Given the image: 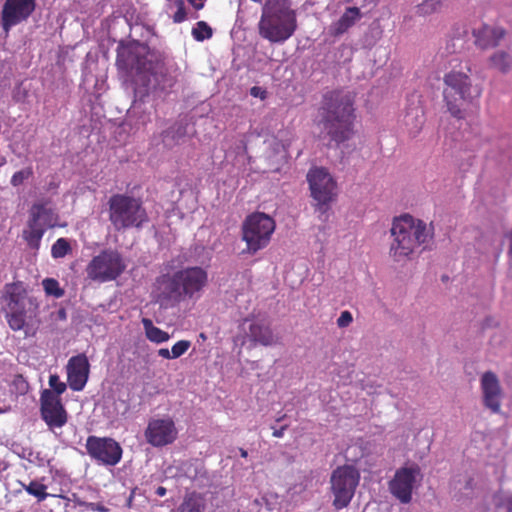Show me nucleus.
Returning a JSON list of instances; mask_svg holds the SVG:
<instances>
[{"label":"nucleus","mask_w":512,"mask_h":512,"mask_svg":"<svg viewBox=\"0 0 512 512\" xmlns=\"http://www.w3.org/2000/svg\"><path fill=\"white\" fill-rule=\"evenodd\" d=\"M208 274L201 267H187L156 279V301L164 307H174L186 298H194L207 285Z\"/></svg>","instance_id":"obj_4"},{"label":"nucleus","mask_w":512,"mask_h":512,"mask_svg":"<svg viewBox=\"0 0 512 512\" xmlns=\"http://www.w3.org/2000/svg\"><path fill=\"white\" fill-rule=\"evenodd\" d=\"M35 9V0H6L2 9V24L8 30L26 20Z\"/></svg>","instance_id":"obj_18"},{"label":"nucleus","mask_w":512,"mask_h":512,"mask_svg":"<svg viewBox=\"0 0 512 512\" xmlns=\"http://www.w3.org/2000/svg\"><path fill=\"white\" fill-rule=\"evenodd\" d=\"M72 253V246L67 238H58L51 247V256L54 259L64 258Z\"/></svg>","instance_id":"obj_28"},{"label":"nucleus","mask_w":512,"mask_h":512,"mask_svg":"<svg viewBox=\"0 0 512 512\" xmlns=\"http://www.w3.org/2000/svg\"><path fill=\"white\" fill-rule=\"evenodd\" d=\"M179 512H201V509L196 500L188 498L180 505Z\"/></svg>","instance_id":"obj_36"},{"label":"nucleus","mask_w":512,"mask_h":512,"mask_svg":"<svg viewBox=\"0 0 512 512\" xmlns=\"http://www.w3.org/2000/svg\"><path fill=\"white\" fill-rule=\"evenodd\" d=\"M58 219L54 209L47 207L46 202L34 203L30 210L27 226L22 232V237L32 250L40 248L41 240L48 228H53Z\"/></svg>","instance_id":"obj_9"},{"label":"nucleus","mask_w":512,"mask_h":512,"mask_svg":"<svg viewBox=\"0 0 512 512\" xmlns=\"http://www.w3.org/2000/svg\"><path fill=\"white\" fill-rule=\"evenodd\" d=\"M190 347H191V341L180 340L172 346L171 356L173 357V359L179 358L182 355H184Z\"/></svg>","instance_id":"obj_34"},{"label":"nucleus","mask_w":512,"mask_h":512,"mask_svg":"<svg viewBox=\"0 0 512 512\" xmlns=\"http://www.w3.org/2000/svg\"><path fill=\"white\" fill-rule=\"evenodd\" d=\"M276 228L275 220L263 212L248 215L242 224V239L246 242L247 251L255 254L265 248Z\"/></svg>","instance_id":"obj_8"},{"label":"nucleus","mask_w":512,"mask_h":512,"mask_svg":"<svg viewBox=\"0 0 512 512\" xmlns=\"http://www.w3.org/2000/svg\"><path fill=\"white\" fill-rule=\"evenodd\" d=\"M307 182L311 197L316 201L317 210L326 212L337 195L336 181L325 168L314 167L307 173Z\"/></svg>","instance_id":"obj_12"},{"label":"nucleus","mask_w":512,"mask_h":512,"mask_svg":"<svg viewBox=\"0 0 512 512\" xmlns=\"http://www.w3.org/2000/svg\"><path fill=\"white\" fill-rule=\"evenodd\" d=\"M189 4L193 6L195 10H201L204 8L206 0H187Z\"/></svg>","instance_id":"obj_39"},{"label":"nucleus","mask_w":512,"mask_h":512,"mask_svg":"<svg viewBox=\"0 0 512 512\" xmlns=\"http://www.w3.org/2000/svg\"><path fill=\"white\" fill-rule=\"evenodd\" d=\"M125 268V261L118 251L104 249L90 260L86 273L89 279L104 283L117 279Z\"/></svg>","instance_id":"obj_11"},{"label":"nucleus","mask_w":512,"mask_h":512,"mask_svg":"<svg viewBox=\"0 0 512 512\" xmlns=\"http://www.w3.org/2000/svg\"><path fill=\"white\" fill-rule=\"evenodd\" d=\"M508 238L510 240V245H509V254L512 255V231L508 234Z\"/></svg>","instance_id":"obj_44"},{"label":"nucleus","mask_w":512,"mask_h":512,"mask_svg":"<svg viewBox=\"0 0 512 512\" xmlns=\"http://www.w3.org/2000/svg\"><path fill=\"white\" fill-rule=\"evenodd\" d=\"M85 447L88 455L102 465L115 466L122 458V447L110 437L91 435L87 438Z\"/></svg>","instance_id":"obj_13"},{"label":"nucleus","mask_w":512,"mask_h":512,"mask_svg":"<svg viewBox=\"0 0 512 512\" xmlns=\"http://www.w3.org/2000/svg\"><path fill=\"white\" fill-rule=\"evenodd\" d=\"M22 487L29 495L37 498L38 502L44 501L49 495L47 486L37 480H32L29 484L22 483Z\"/></svg>","instance_id":"obj_27"},{"label":"nucleus","mask_w":512,"mask_h":512,"mask_svg":"<svg viewBox=\"0 0 512 512\" xmlns=\"http://www.w3.org/2000/svg\"><path fill=\"white\" fill-rule=\"evenodd\" d=\"M318 118L330 141L340 145L350 140L356 118L353 98L342 90L326 92L318 108Z\"/></svg>","instance_id":"obj_1"},{"label":"nucleus","mask_w":512,"mask_h":512,"mask_svg":"<svg viewBox=\"0 0 512 512\" xmlns=\"http://www.w3.org/2000/svg\"><path fill=\"white\" fill-rule=\"evenodd\" d=\"M108 218L115 231L141 228L148 215L140 198L128 194H113L108 200Z\"/></svg>","instance_id":"obj_7"},{"label":"nucleus","mask_w":512,"mask_h":512,"mask_svg":"<svg viewBox=\"0 0 512 512\" xmlns=\"http://www.w3.org/2000/svg\"><path fill=\"white\" fill-rule=\"evenodd\" d=\"M389 256L394 262L405 263L421 252L422 246L434 237L433 224L409 214L395 217L390 228Z\"/></svg>","instance_id":"obj_3"},{"label":"nucleus","mask_w":512,"mask_h":512,"mask_svg":"<svg viewBox=\"0 0 512 512\" xmlns=\"http://www.w3.org/2000/svg\"><path fill=\"white\" fill-rule=\"evenodd\" d=\"M419 477H421V469L417 464L397 469L388 483L390 493L400 503H410Z\"/></svg>","instance_id":"obj_14"},{"label":"nucleus","mask_w":512,"mask_h":512,"mask_svg":"<svg viewBox=\"0 0 512 512\" xmlns=\"http://www.w3.org/2000/svg\"><path fill=\"white\" fill-rule=\"evenodd\" d=\"M353 321V316L350 311H342L339 318L337 319V326L339 328L348 327Z\"/></svg>","instance_id":"obj_37"},{"label":"nucleus","mask_w":512,"mask_h":512,"mask_svg":"<svg viewBox=\"0 0 512 512\" xmlns=\"http://www.w3.org/2000/svg\"><path fill=\"white\" fill-rule=\"evenodd\" d=\"M483 404L492 413H499L503 399V390L497 375L492 371H486L480 379Z\"/></svg>","instance_id":"obj_17"},{"label":"nucleus","mask_w":512,"mask_h":512,"mask_svg":"<svg viewBox=\"0 0 512 512\" xmlns=\"http://www.w3.org/2000/svg\"><path fill=\"white\" fill-rule=\"evenodd\" d=\"M252 2H255V3H262L263 0H251Z\"/></svg>","instance_id":"obj_48"},{"label":"nucleus","mask_w":512,"mask_h":512,"mask_svg":"<svg viewBox=\"0 0 512 512\" xmlns=\"http://www.w3.org/2000/svg\"><path fill=\"white\" fill-rule=\"evenodd\" d=\"M240 455L241 457L246 458L248 456V452L245 449L240 448Z\"/></svg>","instance_id":"obj_45"},{"label":"nucleus","mask_w":512,"mask_h":512,"mask_svg":"<svg viewBox=\"0 0 512 512\" xmlns=\"http://www.w3.org/2000/svg\"><path fill=\"white\" fill-rule=\"evenodd\" d=\"M490 65L502 73H507L511 68V56L505 51H497L489 58Z\"/></svg>","instance_id":"obj_26"},{"label":"nucleus","mask_w":512,"mask_h":512,"mask_svg":"<svg viewBox=\"0 0 512 512\" xmlns=\"http://www.w3.org/2000/svg\"><path fill=\"white\" fill-rule=\"evenodd\" d=\"M177 434L175 423L169 417L151 419L144 432L146 441L154 447H163L173 443Z\"/></svg>","instance_id":"obj_16"},{"label":"nucleus","mask_w":512,"mask_h":512,"mask_svg":"<svg viewBox=\"0 0 512 512\" xmlns=\"http://www.w3.org/2000/svg\"><path fill=\"white\" fill-rule=\"evenodd\" d=\"M139 63V57L130 48L118 50L116 64L119 69L132 71L139 68Z\"/></svg>","instance_id":"obj_24"},{"label":"nucleus","mask_w":512,"mask_h":512,"mask_svg":"<svg viewBox=\"0 0 512 512\" xmlns=\"http://www.w3.org/2000/svg\"><path fill=\"white\" fill-rule=\"evenodd\" d=\"M359 482L360 472L353 465L345 464L332 471L330 477L331 492L334 496L332 504L336 510L349 506Z\"/></svg>","instance_id":"obj_10"},{"label":"nucleus","mask_w":512,"mask_h":512,"mask_svg":"<svg viewBox=\"0 0 512 512\" xmlns=\"http://www.w3.org/2000/svg\"><path fill=\"white\" fill-rule=\"evenodd\" d=\"M466 71L453 68L443 77V99L447 110L456 119H464L462 104H474L482 96V86L473 84L471 66L466 65Z\"/></svg>","instance_id":"obj_6"},{"label":"nucleus","mask_w":512,"mask_h":512,"mask_svg":"<svg viewBox=\"0 0 512 512\" xmlns=\"http://www.w3.org/2000/svg\"><path fill=\"white\" fill-rule=\"evenodd\" d=\"M40 414L49 430L62 428L68 421V413L61 398L48 389L40 395Z\"/></svg>","instance_id":"obj_15"},{"label":"nucleus","mask_w":512,"mask_h":512,"mask_svg":"<svg viewBox=\"0 0 512 512\" xmlns=\"http://www.w3.org/2000/svg\"><path fill=\"white\" fill-rule=\"evenodd\" d=\"M240 327L254 346H272L277 343V338L274 336L272 329L263 320L245 319Z\"/></svg>","instance_id":"obj_20"},{"label":"nucleus","mask_w":512,"mask_h":512,"mask_svg":"<svg viewBox=\"0 0 512 512\" xmlns=\"http://www.w3.org/2000/svg\"><path fill=\"white\" fill-rule=\"evenodd\" d=\"M44 291L47 295L60 298L64 295V290L60 288L59 282L54 278H45L42 281Z\"/></svg>","instance_id":"obj_30"},{"label":"nucleus","mask_w":512,"mask_h":512,"mask_svg":"<svg viewBox=\"0 0 512 512\" xmlns=\"http://www.w3.org/2000/svg\"><path fill=\"white\" fill-rule=\"evenodd\" d=\"M67 381L73 391H82L88 381L90 364L84 353L72 356L67 363Z\"/></svg>","instance_id":"obj_19"},{"label":"nucleus","mask_w":512,"mask_h":512,"mask_svg":"<svg viewBox=\"0 0 512 512\" xmlns=\"http://www.w3.org/2000/svg\"><path fill=\"white\" fill-rule=\"evenodd\" d=\"M177 11L173 15L174 23H182L187 19L185 3L183 0H176Z\"/></svg>","instance_id":"obj_35"},{"label":"nucleus","mask_w":512,"mask_h":512,"mask_svg":"<svg viewBox=\"0 0 512 512\" xmlns=\"http://www.w3.org/2000/svg\"><path fill=\"white\" fill-rule=\"evenodd\" d=\"M33 175L32 167H27L20 171H17L11 177L10 183L13 187H18L28 180Z\"/></svg>","instance_id":"obj_32"},{"label":"nucleus","mask_w":512,"mask_h":512,"mask_svg":"<svg viewBox=\"0 0 512 512\" xmlns=\"http://www.w3.org/2000/svg\"><path fill=\"white\" fill-rule=\"evenodd\" d=\"M267 91L266 89L260 87V86H253L250 89V95L255 98H260L261 100H265L267 98Z\"/></svg>","instance_id":"obj_38"},{"label":"nucleus","mask_w":512,"mask_h":512,"mask_svg":"<svg viewBox=\"0 0 512 512\" xmlns=\"http://www.w3.org/2000/svg\"><path fill=\"white\" fill-rule=\"evenodd\" d=\"M285 418H286V414H283V415H281V416H279V417H277V418H276V422H281V421H283Z\"/></svg>","instance_id":"obj_46"},{"label":"nucleus","mask_w":512,"mask_h":512,"mask_svg":"<svg viewBox=\"0 0 512 512\" xmlns=\"http://www.w3.org/2000/svg\"><path fill=\"white\" fill-rule=\"evenodd\" d=\"M287 428H288V425H283L279 429H274L273 433H272L273 437L282 438L284 436V433L287 430Z\"/></svg>","instance_id":"obj_40"},{"label":"nucleus","mask_w":512,"mask_h":512,"mask_svg":"<svg viewBox=\"0 0 512 512\" xmlns=\"http://www.w3.org/2000/svg\"><path fill=\"white\" fill-rule=\"evenodd\" d=\"M472 34L475 45L482 50H488L500 44V41L506 35V31L501 27L484 24L479 28L473 29Z\"/></svg>","instance_id":"obj_21"},{"label":"nucleus","mask_w":512,"mask_h":512,"mask_svg":"<svg viewBox=\"0 0 512 512\" xmlns=\"http://www.w3.org/2000/svg\"><path fill=\"white\" fill-rule=\"evenodd\" d=\"M441 6L440 0H424L420 5L417 7V13L419 15H428L435 11H437Z\"/></svg>","instance_id":"obj_31"},{"label":"nucleus","mask_w":512,"mask_h":512,"mask_svg":"<svg viewBox=\"0 0 512 512\" xmlns=\"http://www.w3.org/2000/svg\"><path fill=\"white\" fill-rule=\"evenodd\" d=\"M158 355L164 359H173L171 351L168 348H161L158 350Z\"/></svg>","instance_id":"obj_41"},{"label":"nucleus","mask_w":512,"mask_h":512,"mask_svg":"<svg viewBox=\"0 0 512 512\" xmlns=\"http://www.w3.org/2000/svg\"><path fill=\"white\" fill-rule=\"evenodd\" d=\"M425 123V114L420 106L411 107L404 117V124L408 134L415 138L422 130Z\"/></svg>","instance_id":"obj_23"},{"label":"nucleus","mask_w":512,"mask_h":512,"mask_svg":"<svg viewBox=\"0 0 512 512\" xmlns=\"http://www.w3.org/2000/svg\"><path fill=\"white\" fill-rule=\"evenodd\" d=\"M362 17L358 7H347L342 16L329 27V34L339 37L346 33Z\"/></svg>","instance_id":"obj_22"},{"label":"nucleus","mask_w":512,"mask_h":512,"mask_svg":"<svg viewBox=\"0 0 512 512\" xmlns=\"http://www.w3.org/2000/svg\"><path fill=\"white\" fill-rule=\"evenodd\" d=\"M191 34L196 41L202 42L213 36V29L207 24V22L198 21L192 28Z\"/></svg>","instance_id":"obj_29"},{"label":"nucleus","mask_w":512,"mask_h":512,"mask_svg":"<svg viewBox=\"0 0 512 512\" xmlns=\"http://www.w3.org/2000/svg\"><path fill=\"white\" fill-rule=\"evenodd\" d=\"M298 28L292 0H266L258 22L259 35L271 43H284Z\"/></svg>","instance_id":"obj_5"},{"label":"nucleus","mask_w":512,"mask_h":512,"mask_svg":"<svg viewBox=\"0 0 512 512\" xmlns=\"http://www.w3.org/2000/svg\"><path fill=\"white\" fill-rule=\"evenodd\" d=\"M503 505L506 512H512V494L505 498Z\"/></svg>","instance_id":"obj_42"},{"label":"nucleus","mask_w":512,"mask_h":512,"mask_svg":"<svg viewBox=\"0 0 512 512\" xmlns=\"http://www.w3.org/2000/svg\"><path fill=\"white\" fill-rule=\"evenodd\" d=\"M1 311L12 331H24L25 337L36 335L39 320V302L31 296L22 281L4 285Z\"/></svg>","instance_id":"obj_2"},{"label":"nucleus","mask_w":512,"mask_h":512,"mask_svg":"<svg viewBox=\"0 0 512 512\" xmlns=\"http://www.w3.org/2000/svg\"><path fill=\"white\" fill-rule=\"evenodd\" d=\"M142 324L145 330V335L149 341L160 344L170 339V335L166 331L156 327L151 319L143 318Z\"/></svg>","instance_id":"obj_25"},{"label":"nucleus","mask_w":512,"mask_h":512,"mask_svg":"<svg viewBox=\"0 0 512 512\" xmlns=\"http://www.w3.org/2000/svg\"><path fill=\"white\" fill-rule=\"evenodd\" d=\"M166 492H167V490H166V488H165V487H163V486H159V487L156 489V491H155L156 495H157V496H159V497H163V496H165V495H166Z\"/></svg>","instance_id":"obj_43"},{"label":"nucleus","mask_w":512,"mask_h":512,"mask_svg":"<svg viewBox=\"0 0 512 512\" xmlns=\"http://www.w3.org/2000/svg\"><path fill=\"white\" fill-rule=\"evenodd\" d=\"M49 386L51 387L49 390L58 397H60V395H62L67 389L66 383L62 382L57 374L49 376Z\"/></svg>","instance_id":"obj_33"},{"label":"nucleus","mask_w":512,"mask_h":512,"mask_svg":"<svg viewBox=\"0 0 512 512\" xmlns=\"http://www.w3.org/2000/svg\"><path fill=\"white\" fill-rule=\"evenodd\" d=\"M21 384L23 386V390H26L27 389V383L24 382V381H21Z\"/></svg>","instance_id":"obj_47"}]
</instances>
